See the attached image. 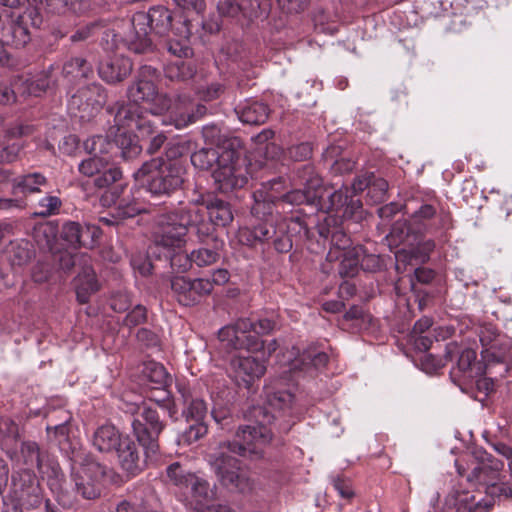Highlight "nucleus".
Listing matches in <instances>:
<instances>
[{
	"instance_id": "f257e3e1",
	"label": "nucleus",
	"mask_w": 512,
	"mask_h": 512,
	"mask_svg": "<svg viewBox=\"0 0 512 512\" xmlns=\"http://www.w3.org/2000/svg\"><path fill=\"white\" fill-rule=\"evenodd\" d=\"M296 176L303 189H295L282 196L276 194L283 187L281 178H273L263 183L262 188L254 192L255 205L252 207V212H260L261 202L263 205L276 202L278 206H283L284 204L317 205V203H320V200L323 198L322 179L315 172L314 167L306 164L298 169Z\"/></svg>"
},
{
	"instance_id": "f03ea898",
	"label": "nucleus",
	"mask_w": 512,
	"mask_h": 512,
	"mask_svg": "<svg viewBox=\"0 0 512 512\" xmlns=\"http://www.w3.org/2000/svg\"><path fill=\"white\" fill-rule=\"evenodd\" d=\"M185 174L180 161L154 158L144 162L133 175L152 196H170L182 187Z\"/></svg>"
},
{
	"instance_id": "7ed1b4c3",
	"label": "nucleus",
	"mask_w": 512,
	"mask_h": 512,
	"mask_svg": "<svg viewBox=\"0 0 512 512\" xmlns=\"http://www.w3.org/2000/svg\"><path fill=\"white\" fill-rule=\"evenodd\" d=\"M253 416L256 418L254 424L239 426L235 434L237 440L224 441L221 444L235 455L261 459L272 440V432L267 424L274 416L260 406L253 409Z\"/></svg>"
},
{
	"instance_id": "20e7f679",
	"label": "nucleus",
	"mask_w": 512,
	"mask_h": 512,
	"mask_svg": "<svg viewBox=\"0 0 512 512\" xmlns=\"http://www.w3.org/2000/svg\"><path fill=\"white\" fill-rule=\"evenodd\" d=\"M178 14L174 16L164 6H154L147 13H136L132 18V26L135 31L134 36L129 40V49L135 53H144L152 46L148 37L150 31L156 34L164 35L173 26L178 23Z\"/></svg>"
},
{
	"instance_id": "39448f33",
	"label": "nucleus",
	"mask_w": 512,
	"mask_h": 512,
	"mask_svg": "<svg viewBox=\"0 0 512 512\" xmlns=\"http://www.w3.org/2000/svg\"><path fill=\"white\" fill-rule=\"evenodd\" d=\"M232 451L218 446L208 455V462L218 482L230 491L247 493L253 489V480L243 462Z\"/></svg>"
},
{
	"instance_id": "423d86ee",
	"label": "nucleus",
	"mask_w": 512,
	"mask_h": 512,
	"mask_svg": "<svg viewBox=\"0 0 512 512\" xmlns=\"http://www.w3.org/2000/svg\"><path fill=\"white\" fill-rule=\"evenodd\" d=\"M114 122L119 128H126L138 132L141 141L147 142L146 150L149 154H154L164 145L166 136L163 132H158L147 110L135 104L121 105L114 117Z\"/></svg>"
},
{
	"instance_id": "0eeeda50",
	"label": "nucleus",
	"mask_w": 512,
	"mask_h": 512,
	"mask_svg": "<svg viewBox=\"0 0 512 512\" xmlns=\"http://www.w3.org/2000/svg\"><path fill=\"white\" fill-rule=\"evenodd\" d=\"M131 414L133 435L143 447L146 458L154 457L159 450L158 438L165 428V423L160 420L157 410L145 402L135 405L131 409Z\"/></svg>"
},
{
	"instance_id": "6e6552de",
	"label": "nucleus",
	"mask_w": 512,
	"mask_h": 512,
	"mask_svg": "<svg viewBox=\"0 0 512 512\" xmlns=\"http://www.w3.org/2000/svg\"><path fill=\"white\" fill-rule=\"evenodd\" d=\"M252 164L248 163L240 152L232 148H224L217 168L213 171V178L221 192L227 193L243 188L248 178L252 177Z\"/></svg>"
},
{
	"instance_id": "1a4fd4ad",
	"label": "nucleus",
	"mask_w": 512,
	"mask_h": 512,
	"mask_svg": "<svg viewBox=\"0 0 512 512\" xmlns=\"http://www.w3.org/2000/svg\"><path fill=\"white\" fill-rule=\"evenodd\" d=\"M196 218L187 206L163 213L156 218V242L164 247L180 246L186 236L191 218Z\"/></svg>"
},
{
	"instance_id": "9d476101",
	"label": "nucleus",
	"mask_w": 512,
	"mask_h": 512,
	"mask_svg": "<svg viewBox=\"0 0 512 512\" xmlns=\"http://www.w3.org/2000/svg\"><path fill=\"white\" fill-rule=\"evenodd\" d=\"M107 95L99 83L81 87L69 100V109L83 121L93 118L105 105Z\"/></svg>"
},
{
	"instance_id": "9b49d317",
	"label": "nucleus",
	"mask_w": 512,
	"mask_h": 512,
	"mask_svg": "<svg viewBox=\"0 0 512 512\" xmlns=\"http://www.w3.org/2000/svg\"><path fill=\"white\" fill-rule=\"evenodd\" d=\"M170 288L176 301L186 307H193L212 293V283L207 278L191 279L186 276H172Z\"/></svg>"
},
{
	"instance_id": "f8f14e48",
	"label": "nucleus",
	"mask_w": 512,
	"mask_h": 512,
	"mask_svg": "<svg viewBox=\"0 0 512 512\" xmlns=\"http://www.w3.org/2000/svg\"><path fill=\"white\" fill-rule=\"evenodd\" d=\"M12 490L21 510L39 509L42 504L41 489L35 473L22 469L12 474Z\"/></svg>"
},
{
	"instance_id": "ddd939ff",
	"label": "nucleus",
	"mask_w": 512,
	"mask_h": 512,
	"mask_svg": "<svg viewBox=\"0 0 512 512\" xmlns=\"http://www.w3.org/2000/svg\"><path fill=\"white\" fill-rule=\"evenodd\" d=\"M106 468L92 457H85L73 473L76 490L85 499H95L101 493V481Z\"/></svg>"
},
{
	"instance_id": "4468645a",
	"label": "nucleus",
	"mask_w": 512,
	"mask_h": 512,
	"mask_svg": "<svg viewBox=\"0 0 512 512\" xmlns=\"http://www.w3.org/2000/svg\"><path fill=\"white\" fill-rule=\"evenodd\" d=\"M253 322L248 318L238 319L233 325L220 329L218 335L221 342L232 349H245L247 351H259L263 342L252 332Z\"/></svg>"
},
{
	"instance_id": "2eb2a0df",
	"label": "nucleus",
	"mask_w": 512,
	"mask_h": 512,
	"mask_svg": "<svg viewBox=\"0 0 512 512\" xmlns=\"http://www.w3.org/2000/svg\"><path fill=\"white\" fill-rule=\"evenodd\" d=\"M84 148L91 157L79 164V172L87 177L97 176L109 165V154L114 149V144L107 137L97 135L87 139Z\"/></svg>"
},
{
	"instance_id": "dca6fc26",
	"label": "nucleus",
	"mask_w": 512,
	"mask_h": 512,
	"mask_svg": "<svg viewBox=\"0 0 512 512\" xmlns=\"http://www.w3.org/2000/svg\"><path fill=\"white\" fill-rule=\"evenodd\" d=\"M474 460V466L467 475V481L474 485L486 487L488 492L492 485L501 480L504 464L484 450H476Z\"/></svg>"
},
{
	"instance_id": "f3484780",
	"label": "nucleus",
	"mask_w": 512,
	"mask_h": 512,
	"mask_svg": "<svg viewBox=\"0 0 512 512\" xmlns=\"http://www.w3.org/2000/svg\"><path fill=\"white\" fill-rule=\"evenodd\" d=\"M318 233L324 240H330L331 248L327 255L330 261L339 259L336 250L344 252L353 247L350 237L339 226L337 217L331 215L325 217L324 221L318 225Z\"/></svg>"
},
{
	"instance_id": "a211bd4d",
	"label": "nucleus",
	"mask_w": 512,
	"mask_h": 512,
	"mask_svg": "<svg viewBox=\"0 0 512 512\" xmlns=\"http://www.w3.org/2000/svg\"><path fill=\"white\" fill-rule=\"evenodd\" d=\"M230 366L237 384L246 388H249L255 380L260 379L266 371L264 362L252 356L233 357Z\"/></svg>"
},
{
	"instance_id": "6ab92c4d",
	"label": "nucleus",
	"mask_w": 512,
	"mask_h": 512,
	"mask_svg": "<svg viewBox=\"0 0 512 512\" xmlns=\"http://www.w3.org/2000/svg\"><path fill=\"white\" fill-rule=\"evenodd\" d=\"M100 236V228L92 224L81 225L69 221L64 223L61 229V237L74 247L93 248Z\"/></svg>"
},
{
	"instance_id": "aec40b11",
	"label": "nucleus",
	"mask_w": 512,
	"mask_h": 512,
	"mask_svg": "<svg viewBox=\"0 0 512 512\" xmlns=\"http://www.w3.org/2000/svg\"><path fill=\"white\" fill-rule=\"evenodd\" d=\"M156 78V69L151 66L141 67L137 79L132 83L127 91L129 99L132 101L130 104L137 106L138 102H150L155 100L157 96V89L154 83Z\"/></svg>"
},
{
	"instance_id": "412c9836",
	"label": "nucleus",
	"mask_w": 512,
	"mask_h": 512,
	"mask_svg": "<svg viewBox=\"0 0 512 512\" xmlns=\"http://www.w3.org/2000/svg\"><path fill=\"white\" fill-rule=\"evenodd\" d=\"M178 25L173 26L174 37L167 41V50L178 58H189L193 55V49L190 45V37L193 33V20H189L183 15L179 16Z\"/></svg>"
},
{
	"instance_id": "4be33fe9",
	"label": "nucleus",
	"mask_w": 512,
	"mask_h": 512,
	"mask_svg": "<svg viewBox=\"0 0 512 512\" xmlns=\"http://www.w3.org/2000/svg\"><path fill=\"white\" fill-rule=\"evenodd\" d=\"M115 453L119 466L128 476H137L144 470L145 460L141 457L138 444L129 436H124Z\"/></svg>"
},
{
	"instance_id": "5701e85b",
	"label": "nucleus",
	"mask_w": 512,
	"mask_h": 512,
	"mask_svg": "<svg viewBox=\"0 0 512 512\" xmlns=\"http://www.w3.org/2000/svg\"><path fill=\"white\" fill-rule=\"evenodd\" d=\"M131 60L122 55L114 54L100 62L98 73L100 78L108 84H116L126 79L132 72Z\"/></svg>"
},
{
	"instance_id": "b1692460",
	"label": "nucleus",
	"mask_w": 512,
	"mask_h": 512,
	"mask_svg": "<svg viewBox=\"0 0 512 512\" xmlns=\"http://www.w3.org/2000/svg\"><path fill=\"white\" fill-rule=\"evenodd\" d=\"M478 335L482 345V358L487 362L504 361L507 349L501 345L496 327L492 324L481 325Z\"/></svg>"
},
{
	"instance_id": "393cba45",
	"label": "nucleus",
	"mask_w": 512,
	"mask_h": 512,
	"mask_svg": "<svg viewBox=\"0 0 512 512\" xmlns=\"http://www.w3.org/2000/svg\"><path fill=\"white\" fill-rule=\"evenodd\" d=\"M191 509L194 512H218L222 507L217 497L216 487L210 488L206 480L196 478L192 484Z\"/></svg>"
},
{
	"instance_id": "a878e982",
	"label": "nucleus",
	"mask_w": 512,
	"mask_h": 512,
	"mask_svg": "<svg viewBox=\"0 0 512 512\" xmlns=\"http://www.w3.org/2000/svg\"><path fill=\"white\" fill-rule=\"evenodd\" d=\"M177 390L179 397L177 398V406L183 405L182 415L187 422H204L208 407L203 399L193 397L190 389L185 385L178 384Z\"/></svg>"
},
{
	"instance_id": "bb28decb",
	"label": "nucleus",
	"mask_w": 512,
	"mask_h": 512,
	"mask_svg": "<svg viewBox=\"0 0 512 512\" xmlns=\"http://www.w3.org/2000/svg\"><path fill=\"white\" fill-rule=\"evenodd\" d=\"M364 249L362 246L357 245L342 252L339 255L341 257V263L339 273L343 277H353L358 272V266L360 262L364 265V262H371L372 265L366 264L367 268L377 269L379 268V259L374 256H364Z\"/></svg>"
},
{
	"instance_id": "cd10ccee",
	"label": "nucleus",
	"mask_w": 512,
	"mask_h": 512,
	"mask_svg": "<svg viewBox=\"0 0 512 512\" xmlns=\"http://www.w3.org/2000/svg\"><path fill=\"white\" fill-rule=\"evenodd\" d=\"M100 288V284L96 278L95 271L83 258V265L75 279L76 297L80 304L88 303L92 294L96 293Z\"/></svg>"
},
{
	"instance_id": "c85d7f7f",
	"label": "nucleus",
	"mask_w": 512,
	"mask_h": 512,
	"mask_svg": "<svg viewBox=\"0 0 512 512\" xmlns=\"http://www.w3.org/2000/svg\"><path fill=\"white\" fill-rule=\"evenodd\" d=\"M187 211H193L196 214V218H191V222L189 223V228H195V233L198 238V241L203 244L209 246L210 244H215L216 241H223L220 239L216 233V224L211 221H207L204 218V212L201 208H199L196 204L187 205Z\"/></svg>"
},
{
	"instance_id": "c756f323",
	"label": "nucleus",
	"mask_w": 512,
	"mask_h": 512,
	"mask_svg": "<svg viewBox=\"0 0 512 512\" xmlns=\"http://www.w3.org/2000/svg\"><path fill=\"white\" fill-rule=\"evenodd\" d=\"M124 440V436L113 425L98 427L92 437L93 446L102 453L115 452Z\"/></svg>"
},
{
	"instance_id": "7c9ffc66",
	"label": "nucleus",
	"mask_w": 512,
	"mask_h": 512,
	"mask_svg": "<svg viewBox=\"0 0 512 512\" xmlns=\"http://www.w3.org/2000/svg\"><path fill=\"white\" fill-rule=\"evenodd\" d=\"M329 356L316 346H309L290 362L291 371H306L310 367L320 369L328 363Z\"/></svg>"
},
{
	"instance_id": "2f4dec72",
	"label": "nucleus",
	"mask_w": 512,
	"mask_h": 512,
	"mask_svg": "<svg viewBox=\"0 0 512 512\" xmlns=\"http://www.w3.org/2000/svg\"><path fill=\"white\" fill-rule=\"evenodd\" d=\"M235 112L244 124L261 125L268 119L270 109L265 103L246 101L243 105H239Z\"/></svg>"
},
{
	"instance_id": "473e14b6",
	"label": "nucleus",
	"mask_w": 512,
	"mask_h": 512,
	"mask_svg": "<svg viewBox=\"0 0 512 512\" xmlns=\"http://www.w3.org/2000/svg\"><path fill=\"white\" fill-rule=\"evenodd\" d=\"M122 128L118 127V131H121ZM129 131V129H127ZM130 132H135L134 135L128 133V132H119L118 135H116L115 142H112L114 144V148H117L120 150V155L125 160H131L135 157H137L142 149L143 145L140 144L141 137H138V132L134 130H130Z\"/></svg>"
},
{
	"instance_id": "72a5a7b5",
	"label": "nucleus",
	"mask_w": 512,
	"mask_h": 512,
	"mask_svg": "<svg viewBox=\"0 0 512 512\" xmlns=\"http://www.w3.org/2000/svg\"><path fill=\"white\" fill-rule=\"evenodd\" d=\"M277 235V229L268 220L255 225L251 230L243 229L239 233L240 241L253 246L256 242H268Z\"/></svg>"
},
{
	"instance_id": "f704fd0d",
	"label": "nucleus",
	"mask_w": 512,
	"mask_h": 512,
	"mask_svg": "<svg viewBox=\"0 0 512 512\" xmlns=\"http://www.w3.org/2000/svg\"><path fill=\"white\" fill-rule=\"evenodd\" d=\"M210 221L217 226H226L233 220L230 204L222 199L210 197L203 200Z\"/></svg>"
},
{
	"instance_id": "c9c22d12",
	"label": "nucleus",
	"mask_w": 512,
	"mask_h": 512,
	"mask_svg": "<svg viewBox=\"0 0 512 512\" xmlns=\"http://www.w3.org/2000/svg\"><path fill=\"white\" fill-rule=\"evenodd\" d=\"M47 186V178L39 172L28 173L13 180L14 190H19L24 195L42 192Z\"/></svg>"
},
{
	"instance_id": "e433bc0d",
	"label": "nucleus",
	"mask_w": 512,
	"mask_h": 512,
	"mask_svg": "<svg viewBox=\"0 0 512 512\" xmlns=\"http://www.w3.org/2000/svg\"><path fill=\"white\" fill-rule=\"evenodd\" d=\"M223 248L224 241H216L215 244L209 246L203 245L190 253V260L198 267L213 265L220 259Z\"/></svg>"
},
{
	"instance_id": "4c0bfd02",
	"label": "nucleus",
	"mask_w": 512,
	"mask_h": 512,
	"mask_svg": "<svg viewBox=\"0 0 512 512\" xmlns=\"http://www.w3.org/2000/svg\"><path fill=\"white\" fill-rule=\"evenodd\" d=\"M153 495L149 491L139 490L117 503L116 512H145L150 508Z\"/></svg>"
},
{
	"instance_id": "58836bf2",
	"label": "nucleus",
	"mask_w": 512,
	"mask_h": 512,
	"mask_svg": "<svg viewBox=\"0 0 512 512\" xmlns=\"http://www.w3.org/2000/svg\"><path fill=\"white\" fill-rule=\"evenodd\" d=\"M230 146H232V143H228L227 146L224 145L219 148H201L191 155V163L198 169L208 170L212 168L215 163L217 165L219 164L222 150Z\"/></svg>"
},
{
	"instance_id": "ea45409f",
	"label": "nucleus",
	"mask_w": 512,
	"mask_h": 512,
	"mask_svg": "<svg viewBox=\"0 0 512 512\" xmlns=\"http://www.w3.org/2000/svg\"><path fill=\"white\" fill-rule=\"evenodd\" d=\"M195 73V65L190 61L177 60L168 63L164 68L165 77L176 82H185L192 79Z\"/></svg>"
},
{
	"instance_id": "a19ab883",
	"label": "nucleus",
	"mask_w": 512,
	"mask_h": 512,
	"mask_svg": "<svg viewBox=\"0 0 512 512\" xmlns=\"http://www.w3.org/2000/svg\"><path fill=\"white\" fill-rule=\"evenodd\" d=\"M142 379L146 388L150 386L166 387L168 382V373L162 364L157 362H148L144 364Z\"/></svg>"
},
{
	"instance_id": "79ce46f5",
	"label": "nucleus",
	"mask_w": 512,
	"mask_h": 512,
	"mask_svg": "<svg viewBox=\"0 0 512 512\" xmlns=\"http://www.w3.org/2000/svg\"><path fill=\"white\" fill-rule=\"evenodd\" d=\"M175 3L181 9L178 15L193 20L194 27H204L201 15L206 8L205 0H175Z\"/></svg>"
},
{
	"instance_id": "37998d69",
	"label": "nucleus",
	"mask_w": 512,
	"mask_h": 512,
	"mask_svg": "<svg viewBox=\"0 0 512 512\" xmlns=\"http://www.w3.org/2000/svg\"><path fill=\"white\" fill-rule=\"evenodd\" d=\"M7 255L12 265H25L33 256L32 245L23 239L11 241L7 248Z\"/></svg>"
},
{
	"instance_id": "c03bdc74",
	"label": "nucleus",
	"mask_w": 512,
	"mask_h": 512,
	"mask_svg": "<svg viewBox=\"0 0 512 512\" xmlns=\"http://www.w3.org/2000/svg\"><path fill=\"white\" fill-rule=\"evenodd\" d=\"M146 393L149 400L167 409L171 418H176L178 413L177 399L171 400L170 393L165 387L150 386Z\"/></svg>"
},
{
	"instance_id": "a18cd8bd",
	"label": "nucleus",
	"mask_w": 512,
	"mask_h": 512,
	"mask_svg": "<svg viewBox=\"0 0 512 512\" xmlns=\"http://www.w3.org/2000/svg\"><path fill=\"white\" fill-rule=\"evenodd\" d=\"M457 367L461 372H467L471 369L472 364L476 360V352L472 349H464L459 353L458 344L456 342H450L446 346L445 359L451 361L458 355Z\"/></svg>"
},
{
	"instance_id": "49530a36",
	"label": "nucleus",
	"mask_w": 512,
	"mask_h": 512,
	"mask_svg": "<svg viewBox=\"0 0 512 512\" xmlns=\"http://www.w3.org/2000/svg\"><path fill=\"white\" fill-rule=\"evenodd\" d=\"M206 113V106L198 104L193 111L176 108V110L171 113L170 118L175 127L181 129L188 126L189 124L196 122L198 119L202 118Z\"/></svg>"
},
{
	"instance_id": "de8ad7c7",
	"label": "nucleus",
	"mask_w": 512,
	"mask_h": 512,
	"mask_svg": "<svg viewBox=\"0 0 512 512\" xmlns=\"http://www.w3.org/2000/svg\"><path fill=\"white\" fill-rule=\"evenodd\" d=\"M351 193L352 192L348 187H342L327 196L328 203L324 201L323 197L320 200V203H317V205H319L322 210H326L328 213H340L343 211L345 205L347 204Z\"/></svg>"
},
{
	"instance_id": "09e8293b",
	"label": "nucleus",
	"mask_w": 512,
	"mask_h": 512,
	"mask_svg": "<svg viewBox=\"0 0 512 512\" xmlns=\"http://www.w3.org/2000/svg\"><path fill=\"white\" fill-rule=\"evenodd\" d=\"M43 477L47 478V483L53 492H60L62 490V483L64 481V474L55 461H48L43 463V469L38 470Z\"/></svg>"
},
{
	"instance_id": "8fccbe9b",
	"label": "nucleus",
	"mask_w": 512,
	"mask_h": 512,
	"mask_svg": "<svg viewBox=\"0 0 512 512\" xmlns=\"http://www.w3.org/2000/svg\"><path fill=\"white\" fill-rule=\"evenodd\" d=\"M168 479L177 486H188L193 484L196 476L185 469L180 463L174 462L167 467Z\"/></svg>"
},
{
	"instance_id": "3c124183",
	"label": "nucleus",
	"mask_w": 512,
	"mask_h": 512,
	"mask_svg": "<svg viewBox=\"0 0 512 512\" xmlns=\"http://www.w3.org/2000/svg\"><path fill=\"white\" fill-rule=\"evenodd\" d=\"M413 233L411 225L406 220H397L391 228L389 238L395 245L401 243H408L409 245H412L413 242L410 241V238Z\"/></svg>"
},
{
	"instance_id": "603ef678",
	"label": "nucleus",
	"mask_w": 512,
	"mask_h": 512,
	"mask_svg": "<svg viewBox=\"0 0 512 512\" xmlns=\"http://www.w3.org/2000/svg\"><path fill=\"white\" fill-rule=\"evenodd\" d=\"M63 72L74 77L88 78L93 73V70L85 59L75 57L64 64Z\"/></svg>"
},
{
	"instance_id": "864d4df0",
	"label": "nucleus",
	"mask_w": 512,
	"mask_h": 512,
	"mask_svg": "<svg viewBox=\"0 0 512 512\" xmlns=\"http://www.w3.org/2000/svg\"><path fill=\"white\" fill-rule=\"evenodd\" d=\"M61 206L62 201L59 197L54 195H46L38 201L35 215L40 217L56 215L59 213Z\"/></svg>"
},
{
	"instance_id": "5fc2aeb1",
	"label": "nucleus",
	"mask_w": 512,
	"mask_h": 512,
	"mask_svg": "<svg viewBox=\"0 0 512 512\" xmlns=\"http://www.w3.org/2000/svg\"><path fill=\"white\" fill-rule=\"evenodd\" d=\"M294 401V396L285 390L275 391L268 394L269 405L278 411L287 412L291 410Z\"/></svg>"
},
{
	"instance_id": "6e6d98bb",
	"label": "nucleus",
	"mask_w": 512,
	"mask_h": 512,
	"mask_svg": "<svg viewBox=\"0 0 512 512\" xmlns=\"http://www.w3.org/2000/svg\"><path fill=\"white\" fill-rule=\"evenodd\" d=\"M72 414L63 408L49 410L46 414L47 425L46 432L48 437H51L52 428H57L58 425L70 424L72 421Z\"/></svg>"
},
{
	"instance_id": "4d7b16f0",
	"label": "nucleus",
	"mask_w": 512,
	"mask_h": 512,
	"mask_svg": "<svg viewBox=\"0 0 512 512\" xmlns=\"http://www.w3.org/2000/svg\"><path fill=\"white\" fill-rule=\"evenodd\" d=\"M121 177L122 171L118 167L108 165L95 177L94 185L100 189L107 188L120 180Z\"/></svg>"
},
{
	"instance_id": "13d9d810",
	"label": "nucleus",
	"mask_w": 512,
	"mask_h": 512,
	"mask_svg": "<svg viewBox=\"0 0 512 512\" xmlns=\"http://www.w3.org/2000/svg\"><path fill=\"white\" fill-rule=\"evenodd\" d=\"M21 453L25 459V463H35L38 470L43 469V459L39 445L34 441H26L21 445Z\"/></svg>"
},
{
	"instance_id": "bf43d9fd",
	"label": "nucleus",
	"mask_w": 512,
	"mask_h": 512,
	"mask_svg": "<svg viewBox=\"0 0 512 512\" xmlns=\"http://www.w3.org/2000/svg\"><path fill=\"white\" fill-rule=\"evenodd\" d=\"M284 230L291 238L297 237L299 240L310 239V230L307 223L299 217H291L286 223Z\"/></svg>"
},
{
	"instance_id": "052dcab7",
	"label": "nucleus",
	"mask_w": 512,
	"mask_h": 512,
	"mask_svg": "<svg viewBox=\"0 0 512 512\" xmlns=\"http://www.w3.org/2000/svg\"><path fill=\"white\" fill-rule=\"evenodd\" d=\"M10 33L12 44L16 48L24 47L30 41V34L22 17L11 25Z\"/></svg>"
},
{
	"instance_id": "680f3d73",
	"label": "nucleus",
	"mask_w": 512,
	"mask_h": 512,
	"mask_svg": "<svg viewBox=\"0 0 512 512\" xmlns=\"http://www.w3.org/2000/svg\"><path fill=\"white\" fill-rule=\"evenodd\" d=\"M34 132V126L30 124H24L22 122H13L9 125H6L4 128V137L7 140L17 139L21 137H26Z\"/></svg>"
},
{
	"instance_id": "e2e57ef3",
	"label": "nucleus",
	"mask_w": 512,
	"mask_h": 512,
	"mask_svg": "<svg viewBox=\"0 0 512 512\" xmlns=\"http://www.w3.org/2000/svg\"><path fill=\"white\" fill-rule=\"evenodd\" d=\"M116 216L120 219L132 218L144 211L142 205L137 202H129L126 199H121L116 207Z\"/></svg>"
},
{
	"instance_id": "0e129e2a",
	"label": "nucleus",
	"mask_w": 512,
	"mask_h": 512,
	"mask_svg": "<svg viewBox=\"0 0 512 512\" xmlns=\"http://www.w3.org/2000/svg\"><path fill=\"white\" fill-rule=\"evenodd\" d=\"M207 431L208 429L205 422H193V424L183 432L181 440L183 443L190 445L206 435Z\"/></svg>"
},
{
	"instance_id": "69168bd1",
	"label": "nucleus",
	"mask_w": 512,
	"mask_h": 512,
	"mask_svg": "<svg viewBox=\"0 0 512 512\" xmlns=\"http://www.w3.org/2000/svg\"><path fill=\"white\" fill-rule=\"evenodd\" d=\"M105 27L103 21L91 22L79 29H77L70 37L72 42L85 41L88 38L94 36L97 31Z\"/></svg>"
},
{
	"instance_id": "338daca9",
	"label": "nucleus",
	"mask_w": 512,
	"mask_h": 512,
	"mask_svg": "<svg viewBox=\"0 0 512 512\" xmlns=\"http://www.w3.org/2000/svg\"><path fill=\"white\" fill-rule=\"evenodd\" d=\"M202 134L206 143L210 145H216L217 148L223 147L224 145L227 146L228 143L233 144V141L231 140H222L221 129L216 125H207L203 127Z\"/></svg>"
},
{
	"instance_id": "774afa93",
	"label": "nucleus",
	"mask_w": 512,
	"mask_h": 512,
	"mask_svg": "<svg viewBox=\"0 0 512 512\" xmlns=\"http://www.w3.org/2000/svg\"><path fill=\"white\" fill-rule=\"evenodd\" d=\"M147 320V310L142 305L135 306L124 318L123 325L133 328L144 323Z\"/></svg>"
}]
</instances>
